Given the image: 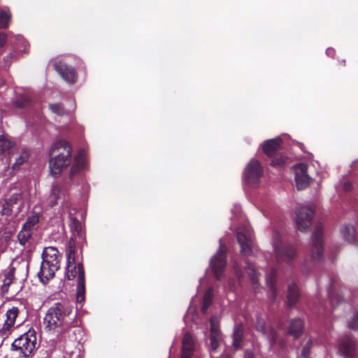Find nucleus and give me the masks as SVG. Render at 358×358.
I'll use <instances>...</instances> for the list:
<instances>
[{"instance_id": "obj_1", "label": "nucleus", "mask_w": 358, "mask_h": 358, "mask_svg": "<svg viewBox=\"0 0 358 358\" xmlns=\"http://www.w3.org/2000/svg\"><path fill=\"white\" fill-rule=\"evenodd\" d=\"M81 324L80 317L73 305L66 301L56 302L50 306L43 318L46 331L64 334Z\"/></svg>"}, {"instance_id": "obj_2", "label": "nucleus", "mask_w": 358, "mask_h": 358, "mask_svg": "<svg viewBox=\"0 0 358 358\" xmlns=\"http://www.w3.org/2000/svg\"><path fill=\"white\" fill-rule=\"evenodd\" d=\"M72 148L66 141L56 142L50 150V155L56 153L55 157L50 159V169L51 175L57 178L63 169L67 168L71 162Z\"/></svg>"}, {"instance_id": "obj_3", "label": "nucleus", "mask_w": 358, "mask_h": 358, "mask_svg": "<svg viewBox=\"0 0 358 358\" xmlns=\"http://www.w3.org/2000/svg\"><path fill=\"white\" fill-rule=\"evenodd\" d=\"M78 276L76 301L82 303L85 299V275L82 263L76 265L75 259H67L66 277L69 280H73Z\"/></svg>"}, {"instance_id": "obj_4", "label": "nucleus", "mask_w": 358, "mask_h": 358, "mask_svg": "<svg viewBox=\"0 0 358 358\" xmlns=\"http://www.w3.org/2000/svg\"><path fill=\"white\" fill-rule=\"evenodd\" d=\"M262 152L271 159V165L273 167L282 166L287 157L281 154L283 148V141L280 137L268 139L261 144Z\"/></svg>"}, {"instance_id": "obj_5", "label": "nucleus", "mask_w": 358, "mask_h": 358, "mask_svg": "<svg viewBox=\"0 0 358 358\" xmlns=\"http://www.w3.org/2000/svg\"><path fill=\"white\" fill-rule=\"evenodd\" d=\"M263 173V166L261 162L257 159H252L245 169L243 174L244 181L249 185H257Z\"/></svg>"}, {"instance_id": "obj_6", "label": "nucleus", "mask_w": 358, "mask_h": 358, "mask_svg": "<svg viewBox=\"0 0 358 358\" xmlns=\"http://www.w3.org/2000/svg\"><path fill=\"white\" fill-rule=\"evenodd\" d=\"M210 265L215 278L220 280L227 265V248L224 245H220L217 253L211 258Z\"/></svg>"}, {"instance_id": "obj_7", "label": "nucleus", "mask_w": 358, "mask_h": 358, "mask_svg": "<svg viewBox=\"0 0 358 358\" xmlns=\"http://www.w3.org/2000/svg\"><path fill=\"white\" fill-rule=\"evenodd\" d=\"M323 226L318 224L315 226L311 241L310 255L313 260L320 261L323 256Z\"/></svg>"}, {"instance_id": "obj_8", "label": "nucleus", "mask_w": 358, "mask_h": 358, "mask_svg": "<svg viewBox=\"0 0 358 358\" xmlns=\"http://www.w3.org/2000/svg\"><path fill=\"white\" fill-rule=\"evenodd\" d=\"M35 345V340L31 341L27 335L24 334L14 341L12 343V349L18 351L20 355L27 357L34 350Z\"/></svg>"}, {"instance_id": "obj_9", "label": "nucleus", "mask_w": 358, "mask_h": 358, "mask_svg": "<svg viewBox=\"0 0 358 358\" xmlns=\"http://www.w3.org/2000/svg\"><path fill=\"white\" fill-rule=\"evenodd\" d=\"M314 215L312 207L304 206L300 207L296 212V223L300 231L306 230L310 225Z\"/></svg>"}, {"instance_id": "obj_10", "label": "nucleus", "mask_w": 358, "mask_h": 358, "mask_svg": "<svg viewBox=\"0 0 358 358\" xmlns=\"http://www.w3.org/2000/svg\"><path fill=\"white\" fill-rule=\"evenodd\" d=\"M295 175L296 186L299 190L304 189L309 186L312 178L307 173V165L298 164L293 168Z\"/></svg>"}, {"instance_id": "obj_11", "label": "nucleus", "mask_w": 358, "mask_h": 358, "mask_svg": "<svg viewBox=\"0 0 358 358\" xmlns=\"http://www.w3.org/2000/svg\"><path fill=\"white\" fill-rule=\"evenodd\" d=\"M56 71L63 78V79L70 84H73L77 80V73L76 70L68 66L62 62H56L54 65Z\"/></svg>"}, {"instance_id": "obj_12", "label": "nucleus", "mask_w": 358, "mask_h": 358, "mask_svg": "<svg viewBox=\"0 0 358 358\" xmlns=\"http://www.w3.org/2000/svg\"><path fill=\"white\" fill-rule=\"evenodd\" d=\"M195 351V343L192 335L187 332L182 340V349L180 358H191Z\"/></svg>"}, {"instance_id": "obj_13", "label": "nucleus", "mask_w": 358, "mask_h": 358, "mask_svg": "<svg viewBox=\"0 0 358 358\" xmlns=\"http://www.w3.org/2000/svg\"><path fill=\"white\" fill-rule=\"evenodd\" d=\"M59 268V266H55L42 261L40 271L38 273L41 282L47 284L55 276V272Z\"/></svg>"}, {"instance_id": "obj_14", "label": "nucleus", "mask_w": 358, "mask_h": 358, "mask_svg": "<svg viewBox=\"0 0 358 358\" xmlns=\"http://www.w3.org/2000/svg\"><path fill=\"white\" fill-rule=\"evenodd\" d=\"M237 241L241 246V253L244 256H250L252 253L251 238L243 231H238Z\"/></svg>"}, {"instance_id": "obj_15", "label": "nucleus", "mask_w": 358, "mask_h": 358, "mask_svg": "<svg viewBox=\"0 0 358 358\" xmlns=\"http://www.w3.org/2000/svg\"><path fill=\"white\" fill-rule=\"evenodd\" d=\"M43 262L59 266V251L55 247H47L44 249L42 254Z\"/></svg>"}, {"instance_id": "obj_16", "label": "nucleus", "mask_w": 358, "mask_h": 358, "mask_svg": "<svg viewBox=\"0 0 358 358\" xmlns=\"http://www.w3.org/2000/svg\"><path fill=\"white\" fill-rule=\"evenodd\" d=\"M339 352L344 358H352L355 352V343L349 337L342 338L339 343Z\"/></svg>"}, {"instance_id": "obj_17", "label": "nucleus", "mask_w": 358, "mask_h": 358, "mask_svg": "<svg viewBox=\"0 0 358 358\" xmlns=\"http://www.w3.org/2000/svg\"><path fill=\"white\" fill-rule=\"evenodd\" d=\"M69 227L74 238H78L80 241H85V232L83 229V225L80 221L76 217H71Z\"/></svg>"}, {"instance_id": "obj_18", "label": "nucleus", "mask_w": 358, "mask_h": 358, "mask_svg": "<svg viewBox=\"0 0 358 358\" xmlns=\"http://www.w3.org/2000/svg\"><path fill=\"white\" fill-rule=\"evenodd\" d=\"M275 250L279 262L289 263L291 262V249L289 246L275 244Z\"/></svg>"}, {"instance_id": "obj_19", "label": "nucleus", "mask_w": 358, "mask_h": 358, "mask_svg": "<svg viewBox=\"0 0 358 358\" xmlns=\"http://www.w3.org/2000/svg\"><path fill=\"white\" fill-rule=\"evenodd\" d=\"M15 144L5 136L0 135V157H9L13 152Z\"/></svg>"}, {"instance_id": "obj_20", "label": "nucleus", "mask_w": 358, "mask_h": 358, "mask_svg": "<svg viewBox=\"0 0 358 358\" xmlns=\"http://www.w3.org/2000/svg\"><path fill=\"white\" fill-rule=\"evenodd\" d=\"M85 167V157L82 152H79L74 158L73 164L70 170V177L73 178Z\"/></svg>"}, {"instance_id": "obj_21", "label": "nucleus", "mask_w": 358, "mask_h": 358, "mask_svg": "<svg viewBox=\"0 0 358 358\" xmlns=\"http://www.w3.org/2000/svg\"><path fill=\"white\" fill-rule=\"evenodd\" d=\"M62 194V187L59 184H53L51 188L50 195L48 198V203L50 207H53L57 204L58 200Z\"/></svg>"}, {"instance_id": "obj_22", "label": "nucleus", "mask_w": 358, "mask_h": 358, "mask_svg": "<svg viewBox=\"0 0 358 358\" xmlns=\"http://www.w3.org/2000/svg\"><path fill=\"white\" fill-rule=\"evenodd\" d=\"M243 337V326L242 324L236 325L233 333V345L235 350L241 348V343Z\"/></svg>"}, {"instance_id": "obj_23", "label": "nucleus", "mask_w": 358, "mask_h": 358, "mask_svg": "<svg viewBox=\"0 0 358 358\" xmlns=\"http://www.w3.org/2000/svg\"><path fill=\"white\" fill-rule=\"evenodd\" d=\"M33 229L28 228L26 225H22L17 234V239L21 245L24 246L28 243L32 237Z\"/></svg>"}, {"instance_id": "obj_24", "label": "nucleus", "mask_w": 358, "mask_h": 358, "mask_svg": "<svg viewBox=\"0 0 358 358\" xmlns=\"http://www.w3.org/2000/svg\"><path fill=\"white\" fill-rule=\"evenodd\" d=\"M15 268H11L5 275V278L3 279V285L1 287V289L3 292H7L8 291L9 286L15 280Z\"/></svg>"}, {"instance_id": "obj_25", "label": "nucleus", "mask_w": 358, "mask_h": 358, "mask_svg": "<svg viewBox=\"0 0 358 358\" xmlns=\"http://www.w3.org/2000/svg\"><path fill=\"white\" fill-rule=\"evenodd\" d=\"M213 299V294L210 289H208L204 294L203 301H202V307L201 312L203 314H206L211 306Z\"/></svg>"}, {"instance_id": "obj_26", "label": "nucleus", "mask_w": 358, "mask_h": 358, "mask_svg": "<svg viewBox=\"0 0 358 358\" xmlns=\"http://www.w3.org/2000/svg\"><path fill=\"white\" fill-rule=\"evenodd\" d=\"M11 16V13L8 8L7 10H0V29H6L8 27Z\"/></svg>"}, {"instance_id": "obj_27", "label": "nucleus", "mask_w": 358, "mask_h": 358, "mask_svg": "<svg viewBox=\"0 0 358 358\" xmlns=\"http://www.w3.org/2000/svg\"><path fill=\"white\" fill-rule=\"evenodd\" d=\"M341 234L343 238L348 243H351L355 241V230L351 226L343 227L341 229Z\"/></svg>"}, {"instance_id": "obj_28", "label": "nucleus", "mask_w": 358, "mask_h": 358, "mask_svg": "<svg viewBox=\"0 0 358 358\" xmlns=\"http://www.w3.org/2000/svg\"><path fill=\"white\" fill-rule=\"evenodd\" d=\"M303 322L301 319L292 320V337H299L303 333Z\"/></svg>"}, {"instance_id": "obj_29", "label": "nucleus", "mask_w": 358, "mask_h": 358, "mask_svg": "<svg viewBox=\"0 0 358 358\" xmlns=\"http://www.w3.org/2000/svg\"><path fill=\"white\" fill-rule=\"evenodd\" d=\"M210 345L213 350H216L219 347L220 331L216 330L215 327L211 324V334L210 336Z\"/></svg>"}, {"instance_id": "obj_30", "label": "nucleus", "mask_w": 358, "mask_h": 358, "mask_svg": "<svg viewBox=\"0 0 358 358\" xmlns=\"http://www.w3.org/2000/svg\"><path fill=\"white\" fill-rule=\"evenodd\" d=\"M29 153L27 150H22L20 155L16 159L13 166V169L16 170L20 169V167L29 159Z\"/></svg>"}, {"instance_id": "obj_31", "label": "nucleus", "mask_w": 358, "mask_h": 358, "mask_svg": "<svg viewBox=\"0 0 358 358\" xmlns=\"http://www.w3.org/2000/svg\"><path fill=\"white\" fill-rule=\"evenodd\" d=\"M15 329V324L5 320L4 323L0 328V335L3 337H8Z\"/></svg>"}, {"instance_id": "obj_32", "label": "nucleus", "mask_w": 358, "mask_h": 358, "mask_svg": "<svg viewBox=\"0 0 358 358\" xmlns=\"http://www.w3.org/2000/svg\"><path fill=\"white\" fill-rule=\"evenodd\" d=\"M19 313V309L17 307H13L8 309L6 313V320L15 324Z\"/></svg>"}, {"instance_id": "obj_33", "label": "nucleus", "mask_w": 358, "mask_h": 358, "mask_svg": "<svg viewBox=\"0 0 358 358\" xmlns=\"http://www.w3.org/2000/svg\"><path fill=\"white\" fill-rule=\"evenodd\" d=\"M79 239L78 238H74V236H71L69 243V252L67 255V259H75V253H76V241Z\"/></svg>"}, {"instance_id": "obj_34", "label": "nucleus", "mask_w": 358, "mask_h": 358, "mask_svg": "<svg viewBox=\"0 0 358 358\" xmlns=\"http://www.w3.org/2000/svg\"><path fill=\"white\" fill-rule=\"evenodd\" d=\"M49 108L51 111L58 115H63L65 114V109L61 103H52L49 105Z\"/></svg>"}, {"instance_id": "obj_35", "label": "nucleus", "mask_w": 358, "mask_h": 358, "mask_svg": "<svg viewBox=\"0 0 358 358\" xmlns=\"http://www.w3.org/2000/svg\"><path fill=\"white\" fill-rule=\"evenodd\" d=\"M31 104L30 99L27 96H21L15 102V106L18 108H25Z\"/></svg>"}, {"instance_id": "obj_36", "label": "nucleus", "mask_w": 358, "mask_h": 358, "mask_svg": "<svg viewBox=\"0 0 358 358\" xmlns=\"http://www.w3.org/2000/svg\"><path fill=\"white\" fill-rule=\"evenodd\" d=\"M38 217L37 216H31L23 224L27 227L33 229L34 227L38 222Z\"/></svg>"}, {"instance_id": "obj_37", "label": "nucleus", "mask_w": 358, "mask_h": 358, "mask_svg": "<svg viewBox=\"0 0 358 358\" xmlns=\"http://www.w3.org/2000/svg\"><path fill=\"white\" fill-rule=\"evenodd\" d=\"M12 206L8 201H5L2 206V214L5 215H10L12 214Z\"/></svg>"}, {"instance_id": "obj_38", "label": "nucleus", "mask_w": 358, "mask_h": 358, "mask_svg": "<svg viewBox=\"0 0 358 358\" xmlns=\"http://www.w3.org/2000/svg\"><path fill=\"white\" fill-rule=\"evenodd\" d=\"M20 199V194H13L6 201H8L12 206H13L14 205L17 204Z\"/></svg>"}, {"instance_id": "obj_39", "label": "nucleus", "mask_w": 358, "mask_h": 358, "mask_svg": "<svg viewBox=\"0 0 358 358\" xmlns=\"http://www.w3.org/2000/svg\"><path fill=\"white\" fill-rule=\"evenodd\" d=\"M348 327L352 329H358V313L355 315L352 320L348 324Z\"/></svg>"}, {"instance_id": "obj_40", "label": "nucleus", "mask_w": 358, "mask_h": 358, "mask_svg": "<svg viewBox=\"0 0 358 358\" xmlns=\"http://www.w3.org/2000/svg\"><path fill=\"white\" fill-rule=\"evenodd\" d=\"M269 340L271 345L276 343L277 334L274 329L271 328L269 331Z\"/></svg>"}, {"instance_id": "obj_41", "label": "nucleus", "mask_w": 358, "mask_h": 358, "mask_svg": "<svg viewBox=\"0 0 358 358\" xmlns=\"http://www.w3.org/2000/svg\"><path fill=\"white\" fill-rule=\"evenodd\" d=\"M286 306L287 307H291V285H288L287 287Z\"/></svg>"}, {"instance_id": "obj_42", "label": "nucleus", "mask_w": 358, "mask_h": 358, "mask_svg": "<svg viewBox=\"0 0 358 358\" xmlns=\"http://www.w3.org/2000/svg\"><path fill=\"white\" fill-rule=\"evenodd\" d=\"M250 280L252 284L255 285L258 282V278L256 272L254 270H252V273L250 274Z\"/></svg>"}, {"instance_id": "obj_43", "label": "nucleus", "mask_w": 358, "mask_h": 358, "mask_svg": "<svg viewBox=\"0 0 358 358\" xmlns=\"http://www.w3.org/2000/svg\"><path fill=\"white\" fill-rule=\"evenodd\" d=\"M244 358H255V354L251 350H245Z\"/></svg>"}, {"instance_id": "obj_44", "label": "nucleus", "mask_w": 358, "mask_h": 358, "mask_svg": "<svg viewBox=\"0 0 358 358\" xmlns=\"http://www.w3.org/2000/svg\"><path fill=\"white\" fill-rule=\"evenodd\" d=\"M292 302L294 301V298H297L299 296V292L297 288L292 284Z\"/></svg>"}, {"instance_id": "obj_45", "label": "nucleus", "mask_w": 358, "mask_h": 358, "mask_svg": "<svg viewBox=\"0 0 358 358\" xmlns=\"http://www.w3.org/2000/svg\"><path fill=\"white\" fill-rule=\"evenodd\" d=\"M6 42V35L3 33H0V48L3 46Z\"/></svg>"}, {"instance_id": "obj_46", "label": "nucleus", "mask_w": 358, "mask_h": 358, "mask_svg": "<svg viewBox=\"0 0 358 358\" xmlns=\"http://www.w3.org/2000/svg\"><path fill=\"white\" fill-rule=\"evenodd\" d=\"M334 53L335 50L331 48H329L326 50V54L329 57H333L334 55Z\"/></svg>"}, {"instance_id": "obj_47", "label": "nucleus", "mask_w": 358, "mask_h": 358, "mask_svg": "<svg viewBox=\"0 0 358 358\" xmlns=\"http://www.w3.org/2000/svg\"><path fill=\"white\" fill-rule=\"evenodd\" d=\"M352 187V185L350 182H345L343 185V188L345 190H349Z\"/></svg>"}, {"instance_id": "obj_48", "label": "nucleus", "mask_w": 358, "mask_h": 358, "mask_svg": "<svg viewBox=\"0 0 358 358\" xmlns=\"http://www.w3.org/2000/svg\"><path fill=\"white\" fill-rule=\"evenodd\" d=\"M292 146H298L299 148L302 149V145L298 142H293L292 141Z\"/></svg>"}, {"instance_id": "obj_49", "label": "nucleus", "mask_w": 358, "mask_h": 358, "mask_svg": "<svg viewBox=\"0 0 358 358\" xmlns=\"http://www.w3.org/2000/svg\"><path fill=\"white\" fill-rule=\"evenodd\" d=\"M287 334L288 335H291V325H289V327H287Z\"/></svg>"}, {"instance_id": "obj_50", "label": "nucleus", "mask_w": 358, "mask_h": 358, "mask_svg": "<svg viewBox=\"0 0 358 358\" xmlns=\"http://www.w3.org/2000/svg\"><path fill=\"white\" fill-rule=\"evenodd\" d=\"M302 353H303V355L304 357H306V356H307V355H306V348H304V349H303V352H302Z\"/></svg>"}, {"instance_id": "obj_51", "label": "nucleus", "mask_w": 358, "mask_h": 358, "mask_svg": "<svg viewBox=\"0 0 358 358\" xmlns=\"http://www.w3.org/2000/svg\"><path fill=\"white\" fill-rule=\"evenodd\" d=\"M334 301V299H329V304H330V306H331L333 304Z\"/></svg>"}, {"instance_id": "obj_52", "label": "nucleus", "mask_w": 358, "mask_h": 358, "mask_svg": "<svg viewBox=\"0 0 358 358\" xmlns=\"http://www.w3.org/2000/svg\"><path fill=\"white\" fill-rule=\"evenodd\" d=\"M310 341H308V343H307V345H308V346H309V345H310Z\"/></svg>"}]
</instances>
